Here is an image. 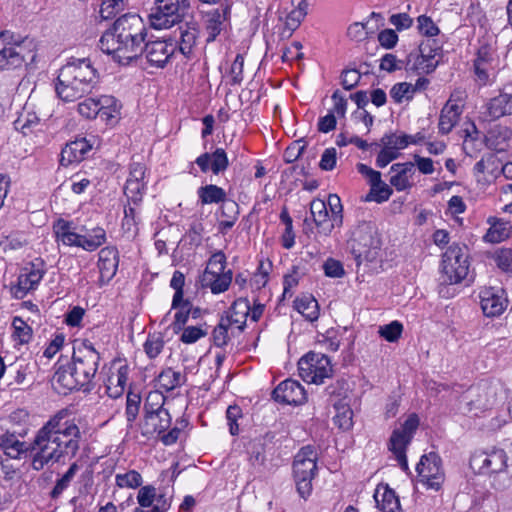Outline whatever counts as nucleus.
<instances>
[{
	"mask_svg": "<svg viewBox=\"0 0 512 512\" xmlns=\"http://www.w3.org/2000/svg\"><path fill=\"white\" fill-rule=\"evenodd\" d=\"M64 410L59 411L40 428L31 444V467L42 470L46 465L65 463L76 456L80 448L81 432L74 421H63Z\"/></svg>",
	"mask_w": 512,
	"mask_h": 512,
	"instance_id": "1",
	"label": "nucleus"
},
{
	"mask_svg": "<svg viewBox=\"0 0 512 512\" xmlns=\"http://www.w3.org/2000/svg\"><path fill=\"white\" fill-rule=\"evenodd\" d=\"M147 28L137 14L119 17L99 41L100 49L120 64H128L143 54Z\"/></svg>",
	"mask_w": 512,
	"mask_h": 512,
	"instance_id": "2",
	"label": "nucleus"
},
{
	"mask_svg": "<svg viewBox=\"0 0 512 512\" xmlns=\"http://www.w3.org/2000/svg\"><path fill=\"white\" fill-rule=\"evenodd\" d=\"M98 82L99 73L90 58H72L59 70L55 90L64 102H74L91 94Z\"/></svg>",
	"mask_w": 512,
	"mask_h": 512,
	"instance_id": "3",
	"label": "nucleus"
},
{
	"mask_svg": "<svg viewBox=\"0 0 512 512\" xmlns=\"http://www.w3.org/2000/svg\"><path fill=\"white\" fill-rule=\"evenodd\" d=\"M348 244L357 266L374 263L380 256L381 241L375 227L369 222L358 224Z\"/></svg>",
	"mask_w": 512,
	"mask_h": 512,
	"instance_id": "4",
	"label": "nucleus"
},
{
	"mask_svg": "<svg viewBox=\"0 0 512 512\" xmlns=\"http://www.w3.org/2000/svg\"><path fill=\"white\" fill-rule=\"evenodd\" d=\"M191 16L190 0H156V7L149 18L153 28L168 29Z\"/></svg>",
	"mask_w": 512,
	"mask_h": 512,
	"instance_id": "5",
	"label": "nucleus"
},
{
	"mask_svg": "<svg viewBox=\"0 0 512 512\" xmlns=\"http://www.w3.org/2000/svg\"><path fill=\"white\" fill-rule=\"evenodd\" d=\"M318 453L314 446L302 447L295 455L293 473L296 488L302 498H306L312 491V480L317 473Z\"/></svg>",
	"mask_w": 512,
	"mask_h": 512,
	"instance_id": "6",
	"label": "nucleus"
},
{
	"mask_svg": "<svg viewBox=\"0 0 512 512\" xmlns=\"http://www.w3.org/2000/svg\"><path fill=\"white\" fill-rule=\"evenodd\" d=\"M443 281L457 284L466 278L469 272L467 247L453 244L442 256Z\"/></svg>",
	"mask_w": 512,
	"mask_h": 512,
	"instance_id": "7",
	"label": "nucleus"
},
{
	"mask_svg": "<svg viewBox=\"0 0 512 512\" xmlns=\"http://www.w3.org/2000/svg\"><path fill=\"white\" fill-rule=\"evenodd\" d=\"M300 377L307 383L321 384L331 376L330 359L322 353L309 352L298 362Z\"/></svg>",
	"mask_w": 512,
	"mask_h": 512,
	"instance_id": "8",
	"label": "nucleus"
},
{
	"mask_svg": "<svg viewBox=\"0 0 512 512\" xmlns=\"http://www.w3.org/2000/svg\"><path fill=\"white\" fill-rule=\"evenodd\" d=\"M100 361V354L95 350L91 343H83L73 353L71 366L74 373L84 386L90 384L95 377Z\"/></svg>",
	"mask_w": 512,
	"mask_h": 512,
	"instance_id": "9",
	"label": "nucleus"
},
{
	"mask_svg": "<svg viewBox=\"0 0 512 512\" xmlns=\"http://www.w3.org/2000/svg\"><path fill=\"white\" fill-rule=\"evenodd\" d=\"M419 426V418L416 414H411L403 425L395 429L390 437L389 449L395 455L401 469L405 472L409 470L406 457V448L413 438V434Z\"/></svg>",
	"mask_w": 512,
	"mask_h": 512,
	"instance_id": "10",
	"label": "nucleus"
},
{
	"mask_svg": "<svg viewBox=\"0 0 512 512\" xmlns=\"http://www.w3.org/2000/svg\"><path fill=\"white\" fill-rule=\"evenodd\" d=\"M470 465L478 474L492 476L507 468V455L502 449L478 451L472 455Z\"/></svg>",
	"mask_w": 512,
	"mask_h": 512,
	"instance_id": "11",
	"label": "nucleus"
},
{
	"mask_svg": "<svg viewBox=\"0 0 512 512\" xmlns=\"http://www.w3.org/2000/svg\"><path fill=\"white\" fill-rule=\"evenodd\" d=\"M416 471L420 481L428 488L439 490L444 482L441 459L434 452H430L421 457L420 462L417 464Z\"/></svg>",
	"mask_w": 512,
	"mask_h": 512,
	"instance_id": "12",
	"label": "nucleus"
},
{
	"mask_svg": "<svg viewBox=\"0 0 512 512\" xmlns=\"http://www.w3.org/2000/svg\"><path fill=\"white\" fill-rule=\"evenodd\" d=\"M5 35L0 34V70H11L19 68L23 63L34 61L35 54L28 52L25 54V47L22 44L6 43Z\"/></svg>",
	"mask_w": 512,
	"mask_h": 512,
	"instance_id": "13",
	"label": "nucleus"
},
{
	"mask_svg": "<svg viewBox=\"0 0 512 512\" xmlns=\"http://www.w3.org/2000/svg\"><path fill=\"white\" fill-rule=\"evenodd\" d=\"M177 46L171 39L147 40L145 38L143 54L148 62L157 67H163L173 56Z\"/></svg>",
	"mask_w": 512,
	"mask_h": 512,
	"instance_id": "14",
	"label": "nucleus"
},
{
	"mask_svg": "<svg viewBox=\"0 0 512 512\" xmlns=\"http://www.w3.org/2000/svg\"><path fill=\"white\" fill-rule=\"evenodd\" d=\"M272 395L277 402L289 405H301L307 400L304 388L299 382L292 379L282 381L273 390Z\"/></svg>",
	"mask_w": 512,
	"mask_h": 512,
	"instance_id": "15",
	"label": "nucleus"
},
{
	"mask_svg": "<svg viewBox=\"0 0 512 512\" xmlns=\"http://www.w3.org/2000/svg\"><path fill=\"white\" fill-rule=\"evenodd\" d=\"M479 296L483 313L488 317L500 315L507 306V299L503 296L502 289L485 288Z\"/></svg>",
	"mask_w": 512,
	"mask_h": 512,
	"instance_id": "16",
	"label": "nucleus"
},
{
	"mask_svg": "<svg viewBox=\"0 0 512 512\" xmlns=\"http://www.w3.org/2000/svg\"><path fill=\"white\" fill-rule=\"evenodd\" d=\"M171 425V416L168 410L145 414L141 425V434L151 438L156 434L165 432Z\"/></svg>",
	"mask_w": 512,
	"mask_h": 512,
	"instance_id": "17",
	"label": "nucleus"
},
{
	"mask_svg": "<svg viewBox=\"0 0 512 512\" xmlns=\"http://www.w3.org/2000/svg\"><path fill=\"white\" fill-rule=\"evenodd\" d=\"M230 5L227 0L221 3L220 8L208 11L205 14V30L208 34L207 42H213L222 31L223 22L226 21L230 15Z\"/></svg>",
	"mask_w": 512,
	"mask_h": 512,
	"instance_id": "18",
	"label": "nucleus"
},
{
	"mask_svg": "<svg viewBox=\"0 0 512 512\" xmlns=\"http://www.w3.org/2000/svg\"><path fill=\"white\" fill-rule=\"evenodd\" d=\"M494 54L489 46H482L478 49L477 57L474 60V72L482 84L487 83L490 72L496 68L497 60Z\"/></svg>",
	"mask_w": 512,
	"mask_h": 512,
	"instance_id": "19",
	"label": "nucleus"
},
{
	"mask_svg": "<svg viewBox=\"0 0 512 512\" xmlns=\"http://www.w3.org/2000/svg\"><path fill=\"white\" fill-rule=\"evenodd\" d=\"M91 147L85 138L71 141L61 151L60 164L62 166H69L72 163L80 162L84 159L85 154L90 151Z\"/></svg>",
	"mask_w": 512,
	"mask_h": 512,
	"instance_id": "20",
	"label": "nucleus"
},
{
	"mask_svg": "<svg viewBox=\"0 0 512 512\" xmlns=\"http://www.w3.org/2000/svg\"><path fill=\"white\" fill-rule=\"evenodd\" d=\"M310 213L315 226L319 229L320 233L329 235L334 229V223L329 219V212L326 202L320 199H314L310 203Z\"/></svg>",
	"mask_w": 512,
	"mask_h": 512,
	"instance_id": "21",
	"label": "nucleus"
},
{
	"mask_svg": "<svg viewBox=\"0 0 512 512\" xmlns=\"http://www.w3.org/2000/svg\"><path fill=\"white\" fill-rule=\"evenodd\" d=\"M118 251L114 247H104L99 252L98 268L100 279L109 281L116 274L118 268Z\"/></svg>",
	"mask_w": 512,
	"mask_h": 512,
	"instance_id": "22",
	"label": "nucleus"
},
{
	"mask_svg": "<svg viewBox=\"0 0 512 512\" xmlns=\"http://www.w3.org/2000/svg\"><path fill=\"white\" fill-rule=\"evenodd\" d=\"M374 500L377 508L382 512H400L401 505L399 498L396 496L394 490L388 485H378L375 493Z\"/></svg>",
	"mask_w": 512,
	"mask_h": 512,
	"instance_id": "23",
	"label": "nucleus"
},
{
	"mask_svg": "<svg viewBox=\"0 0 512 512\" xmlns=\"http://www.w3.org/2000/svg\"><path fill=\"white\" fill-rule=\"evenodd\" d=\"M438 49H431L429 41L422 42L419 45L418 53H410L406 59L405 69L409 72L423 74L424 64L427 62V57L434 58Z\"/></svg>",
	"mask_w": 512,
	"mask_h": 512,
	"instance_id": "24",
	"label": "nucleus"
},
{
	"mask_svg": "<svg viewBox=\"0 0 512 512\" xmlns=\"http://www.w3.org/2000/svg\"><path fill=\"white\" fill-rule=\"evenodd\" d=\"M129 374L128 365L124 364L117 368L115 372H111L108 376L106 385V392L111 398L120 397L126 387Z\"/></svg>",
	"mask_w": 512,
	"mask_h": 512,
	"instance_id": "25",
	"label": "nucleus"
},
{
	"mask_svg": "<svg viewBox=\"0 0 512 512\" xmlns=\"http://www.w3.org/2000/svg\"><path fill=\"white\" fill-rule=\"evenodd\" d=\"M180 41L178 45L179 51L186 57L191 58L193 49L198 38V26L195 22H186L184 26H180Z\"/></svg>",
	"mask_w": 512,
	"mask_h": 512,
	"instance_id": "26",
	"label": "nucleus"
},
{
	"mask_svg": "<svg viewBox=\"0 0 512 512\" xmlns=\"http://www.w3.org/2000/svg\"><path fill=\"white\" fill-rule=\"evenodd\" d=\"M415 164L413 162L395 163L391 166L390 171L395 174L390 178V183L398 191H403L411 187L409 179L415 173Z\"/></svg>",
	"mask_w": 512,
	"mask_h": 512,
	"instance_id": "27",
	"label": "nucleus"
},
{
	"mask_svg": "<svg viewBox=\"0 0 512 512\" xmlns=\"http://www.w3.org/2000/svg\"><path fill=\"white\" fill-rule=\"evenodd\" d=\"M43 275V270L35 268L34 265H31L30 268L26 267L18 277V285L15 290V295L17 297H23L25 293L34 289L39 284Z\"/></svg>",
	"mask_w": 512,
	"mask_h": 512,
	"instance_id": "28",
	"label": "nucleus"
},
{
	"mask_svg": "<svg viewBox=\"0 0 512 512\" xmlns=\"http://www.w3.org/2000/svg\"><path fill=\"white\" fill-rule=\"evenodd\" d=\"M461 108L458 104L452 103L449 100L441 110L438 128L442 134H448L452 131L454 126L457 124L461 115Z\"/></svg>",
	"mask_w": 512,
	"mask_h": 512,
	"instance_id": "29",
	"label": "nucleus"
},
{
	"mask_svg": "<svg viewBox=\"0 0 512 512\" xmlns=\"http://www.w3.org/2000/svg\"><path fill=\"white\" fill-rule=\"evenodd\" d=\"M54 384L59 385L65 390H75L84 387L83 383L80 382L79 378L73 371L71 364L61 365L57 368L53 376Z\"/></svg>",
	"mask_w": 512,
	"mask_h": 512,
	"instance_id": "30",
	"label": "nucleus"
},
{
	"mask_svg": "<svg viewBox=\"0 0 512 512\" xmlns=\"http://www.w3.org/2000/svg\"><path fill=\"white\" fill-rule=\"evenodd\" d=\"M487 113L493 120L512 114V94L501 93L490 99L486 105Z\"/></svg>",
	"mask_w": 512,
	"mask_h": 512,
	"instance_id": "31",
	"label": "nucleus"
},
{
	"mask_svg": "<svg viewBox=\"0 0 512 512\" xmlns=\"http://www.w3.org/2000/svg\"><path fill=\"white\" fill-rule=\"evenodd\" d=\"M232 281V272H224L221 274H211L209 271H204L202 276V286H209L211 292L214 294L226 291Z\"/></svg>",
	"mask_w": 512,
	"mask_h": 512,
	"instance_id": "32",
	"label": "nucleus"
},
{
	"mask_svg": "<svg viewBox=\"0 0 512 512\" xmlns=\"http://www.w3.org/2000/svg\"><path fill=\"white\" fill-rule=\"evenodd\" d=\"M488 223L490 224V228L484 235L486 242L499 243L509 237L511 226L508 222L491 217L488 219Z\"/></svg>",
	"mask_w": 512,
	"mask_h": 512,
	"instance_id": "33",
	"label": "nucleus"
},
{
	"mask_svg": "<svg viewBox=\"0 0 512 512\" xmlns=\"http://www.w3.org/2000/svg\"><path fill=\"white\" fill-rule=\"evenodd\" d=\"M197 194L202 205L218 203H222L223 205L224 202L229 200L226 199L225 190L214 184H208L200 187Z\"/></svg>",
	"mask_w": 512,
	"mask_h": 512,
	"instance_id": "34",
	"label": "nucleus"
},
{
	"mask_svg": "<svg viewBox=\"0 0 512 512\" xmlns=\"http://www.w3.org/2000/svg\"><path fill=\"white\" fill-rule=\"evenodd\" d=\"M295 309L307 320L313 322L319 317V306L317 300L311 295H305L294 301Z\"/></svg>",
	"mask_w": 512,
	"mask_h": 512,
	"instance_id": "35",
	"label": "nucleus"
},
{
	"mask_svg": "<svg viewBox=\"0 0 512 512\" xmlns=\"http://www.w3.org/2000/svg\"><path fill=\"white\" fill-rule=\"evenodd\" d=\"M249 314V303L246 299L235 301L230 309V315L224 319L228 324H239L238 329H244L246 318Z\"/></svg>",
	"mask_w": 512,
	"mask_h": 512,
	"instance_id": "36",
	"label": "nucleus"
},
{
	"mask_svg": "<svg viewBox=\"0 0 512 512\" xmlns=\"http://www.w3.org/2000/svg\"><path fill=\"white\" fill-rule=\"evenodd\" d=\"M105 242L106 232L101 227H96L87 234L81 235V248L86 251H95Z\"/></svg>",
	"mask_w": 512,
	"mask_h": 512,
	"instance_id": "37",
	"label": "nucleus"
},
{
	"mask_svg": "<svg viewBox=\"0 0 512 512\" xmlns=\"http://www.w3.org/2000/svg\"><path fill=\"white\" fill-rule=\"evenodd\" d=\"M156 381L159 388L168 392L180 386L184 382V377L180 372L167 368L158 375Z\"/></svg>",
	"mask_w": 512,
	"mask_h": 512,
	"instance_id": "38",
	"label": "nucleus"
},
{
	"mask_svg": "<svg viewBox=\"0 0 512 512\" xmlns=\"http://www.w3.org/2000/svg\"><path fill=\"white\" fill-rule=\"evenodd\" d=\"M221 215L225 218L219 223L220 232L223 233L224 231L231 229L235 224L239 215L238 204L233 200L224 202V204L221 205Z\"/></svg>",
	"mask_w": 512,
	"mask_h": 512,
	"instance_id": "39",
	"label": "nucleus"
},
{
	"mask_svg": "<svg viewBox=\"0 0 512 512\" xmlns=\"http://www.w3.org/2000/svg\"><path fill=\"white\" fill-rule=\"evenodd\" d=\"M79 470V465L77 462H73L68 470L62 475L61 478H59L56 483H55V486L53 487V489L50 491V497L52 499H57L59 498L62 493L69 487V485L71 484L72 480L74 479L76 473L78 472Z\"/></svg>",
	"mask_w": 512,
	"mask_h": 512,
	"instance_id": "40",
	"label": "nucleus"
},
{
	"mask_svg": "<svg viewBox=\"0 0 512 512\" xmlns=\"http://www.w3.org/2000/svg\"><path fill=\"white\" fill-rule=\"evenodd\" d=\"M501 166L502 162L497 156L488 154L475 164L474 169L478 173H487L492 177H497L501 172Z\"/></svg>",
	"mask_w": 512,
	"mask_h": 512,
	"instance_id": "41",
	"label": "nucleus"
},
{
	"mask_svg": "<svg viewBox=\"0 0 512 512\" xmlns=\"http://www.w3.org/2000/svg\"><path fill=\"white\" fill-rule=\"evenodd\" d=\"M511 131L506 127H496L489 131L486 142L488 147L496 151H504L506 140L510 137Z\"/></svg>",
	"mask_w": 512,
	"mask_h": 512,
	"instance_id": "42",
	"label": "nucleus"
},
{
	"mask_svg": "<svg viewBox=\"0 0 512 512\" xmlns=\"http://www.w3.org/2000/svg\"><path fill=\"white\" fill-rule=\"evenodd\" d=\"M337 413L334 417V422L338 425L339 428L343 430H349L353 426V411L347 405V403H343L342 400H339L333 404Z\"/></svg>",
	"mask_w": 512,
	"mask_h": 512,
	"instance_id": "43",
	"label": "nucleus"
},
{
	"mask_svg": "<svg viewBox=\"0 0 512 512\" xmlns=\"http://www.w3.org/2000/svg\"><path fill=\"white\" fill-rule=\"evenodd\" d=\"M142 481L141 474L136 470L118 473L115 476V482L119 488L136 489L142 485Z\"/></svg>",
	"mask_w": 512,
	"mask_h": 512,
	"instance_id": "44",
	"label": "nucleus"
},
{
	"mask_svg": "<svg viewBox=\"0 0 512 512\" xmlns=\"http://www.w3.org/2000/svg\"><path fill=\"white\" fill-rule=\"evenodd\" d=\"M97 106L100 108L99 116L102 119L110 120L118 111L117 101L113 96L103 95L96 98Z\"/></svg>",
	"mask_w": 512,
	"mask_h": 512,
	"instance_id": "45",
	"label": "nucleus"
},
{
	"mask_svg": "<svg viewBox=\"0 0 512 512\" xmlns=\"http://www.w3.org/2000/svg\"><path fill=\"white\" fill-rule=\"evenodd\" d=\"M127 0H102L100 7V16L102 19H110L123 11Z\"/></svg>",
	"mask_w": 512,
	"mask_h": 512,
	"instance_id": "46",
	"label": "nucleus"
},
{
	"mask_svg": "<svg viewBox=\"0 0 512 512\" xmlns=\"http://www.w3.org/2000/svg\"><path fill=\"white\" fill-rule=\"evenodd\" d=\"M410 138L411 136L407 134L396 135L391 133L385 134L381 138L380 142L382 146H386L387 148L398 152V150L404 149L408 146Z\"/></svg>",
	"mask_w": 512,
	"mask_h": 512,
	"instance_id": "47",
	"label": "nucleus"
},
{
	"mask_svg": "<svg viewBox=\"0 0 512 512\" xmlns=\"http://www.w3.org/2000/svg\"><path fill=\"white\" fill-rule=\"evenodd\" d=\"M392 192V189L381 180L379 184L371 186L369 193L365 197V201L382 203L389 199Z\"/></svg>",
	"mask_w": 512,
	"mask_h": 512,
	"instance_id": "48",
	"label": "nucleus"
},
{
	"mask_svg": "<svg viewBox=\"0 0 512 512\" xmlns=\"http://www.w3.org/2000/svg\"><path fill=\"white\" fill-rule=\"evenodd\" d=\"M390 96L395 103H402L403 100H411L414 96L412 84L408 82H401L393 85L390 90Z\"/></svg>",
	"mask_w": 512,
	"mask_h": 512,
	"instance_id": "49",
	"label": "nucleus"
},
{
	"mask_svg": "<svg viewBox=\"0 0 512 512\" xmlns=\"http://www.w3.org/2000/svg\"><path fill=\"white\" fill-rule=\"evenodd\" d=\"M13 124L17 131L27 135L39 124V118L34 113L21 114Z\"/></svg>",
	"mask_w": 512,
	"mask_h": 512,
	"instance_id": "50",
	"label": "nucleus"
},
{
	"mask_svg": "<svg viewBox=\"0 0 512 512\" xmlns=\"http://www.w3.org/2000/svg\"><path fill=\"white\" fill-rule=\"evenodd\" d=\"M12 326L14 329L13 335L21 344H26L31 340L32 328L22 318L14 317Z\"/></svg>",
	"mask_w": 512,
	"mask_h": 512,
	"instance_id": "51",
	"label": "nucleus"
},
{
	"mask_svg": "<svg viewBox=\"0 0 512 512\" xmlns=\"http://www.w3.org/2000/svg\"><path fill=\"white\" fill-rule=\"evenodd\" d=\"M145 186V182L127 179L124 186V193L128 200L132 201L134 204H138L142 200Z\"/></svg>",
	"mask_w": 512,
	"mask_h": 512,
	"instance_id": "52",
	"label": "nucleus"
},
{
	"mask_svg": "<svg viewBox=\"0 0 512 512\" xmlns=\"http://www.w3.org/2000/svg\"><path fill=\"white\" fill-rule=\"evenodd\" d=\"M280 219L285 224V232L282 236L283 239V247L286 249H290L293 247L295 241V234L293 231L292 218L290 217L287 208H283L280 213Z\"/></svg>",
	"mask_w": 512,
	"mask_h": 512,
	"instance_id": "53",
	"label": "nucleus"
},
{
	"mask_svg": "<svg viewBox=\"0 0 512 512\" xmlns=\"http://www.w3.org/2000/svg\"><path fill=\"white\" fill-rule=\"evenodd\" d=\"M403 331V325L399 321H392L389 324L379 327L378 333L388 342H396Z\"/></svg>",
	"mask_w": 512,
	"mask_h": 512,
	"instance_id": "54",
	"label": "nucleus"
},
{
	"mask_svg": "<svg viewBox=\"0 0 512 512\" xmlns=\"http://www.w3.org/2000/svg\"><path fill=\"white\" fill-rule=\"evenodd\" d=\"M210 156L211 170L214 174H219L227 169L229 161L223 148H217Z\"/></svg>",
	"mask_w": 512,
	"mask_h": 512,
	"instance_id": "55",
	"label": "nucleus"
},
{
	"mask_svg": "<svg viewBox=\"0 0 512 512\" xmlns=\"http://www.w3.org/2000/svg\"><path fill=\"white\" fill-rule=\"evenodd\" d=\"M140 403H141L140 394L129 391L127 394V401H126V416H127L128 422L132 423L136 419V417L139 413Z\"/></svg>",
	"mask_w": 512,
	"mask_h": 512,
	"instance_id": "56",
	"label": "nucleus"
},
{
	"mask_svg": "<svg viewBox=\"0 0 512 512\" xmlns=\"http://www.w3.org/2000/svg\"><path fill=\"white\" fill-rule=\"evenodd\" d=\"M164 401L165 397L162 393L158 391L150 392L144 404L145 414H148L149 412L154 413L160 410H166L163 408Z\"/></svg>",
	"mask_w": 512,
	"mask_h": 512,
	"instance_id": "57",
	"label": "nucleus"
},
{
	"mask_svg": "<svg viewBox=\"0 0 512 512\" xmlns=\"http://www.w3.org/2000/svg\"><path fill=\"white\" fill-rule=\"evenodd\" d=\"M180 340L185 344H192L207 335V329L201 326H188L182 329Z\"/></svg>",
	"mask_w": 512,
	"mask_h": 512,
	"instance_id": "58",
	"label": "nucleus"
},
{
	"mask_svg": "<svg viewBox=\"0 0 512 512\" xmlns=\"http://www.w3.org/2000/svg\"><path fill=\"white\" fill-rule=\"evenodd\" d=\"M178 311L174 315V321L172 323L174 333H179L184 328V325L188 321L189 315L191 313V304L190 302H185L181 308L177 309Z\"/></svg>",
	"mask_w": 512,
	"mask_h": 512,
	"instance_id": "59",
	"label": "nucleus"
},
{
	"mask_svg": "<svg viewBox=\"0 0 512 512\" xmlns=\"http://www.w3.org/2000/svg\"><path fill=\"white\" fill-rule=\"evenodd\" d=\"M80 115L87 119L99 116L100 108L97 106L96 98L88 97L77 106Z\"/></svg>",
	"mask_w": 512,
	"mask_h": 512,
	"instance_id": "60",
	"label": "nucleus"
},
{
	"mask_svg": "<svg viewBox=\"0 0 512 512\" xmlns=\"http://www.w3.org/2000/svg\"><path fill=\"white\" fill-rule=\"evenodd\" d=\"M491 478V486L497 491L507 490L512 483V477L509 475L507 468L501 472H495Z\"/></svg>",
	"mask_w": 512,
	"mask_h": 512,
	"instance_id": "61",
	"label": "nucleus"
},
{
	"mask_svg": "<svg viewBox=\"0 0 512 512\" xmlns=\"http://www.w3.org/2000/svg\"><path fill=\"white\" fill-rule=\"evenodd\" d=\"M305 19L303 15L292 10L286 17L282 36L290 37Z\"/></svg>",
	"mask_w": 512,
	"mask_h": 512,
	"instance_id": "62",
	"label": "nucleus"
},
{
	"mask_svg": "<svg viewBox=\"0 0 512 512\" xmlns=\"http://www.w3.org/2000/svg\"><path fill=\"white\" fill-rule=\"evenodd\" d=\"M225 264H226L225 254L222 251H218L210 257L205 271L210 270L211 274L224 273Z\"/></svg>",
	"mask_w": 512,
	"mask_h": 512,
	"instance_id": "63",
	"label": "nucleus"
},
{
	"mask_svg": "<svg viewBox=\"0 0 512 512\" xmlns=\"http://www.w3.org/2000/svg\"><path fill=\"white\" fill-rule=\"evenodd\" d=\"M496 264L504 272L512 274V249H502L496 255Z\"/></svg>",
	"mask_w": 512,
	"mask_h": 512,
	"instance_id": "64",
	"label": "nucleus"
}]
</instances>
